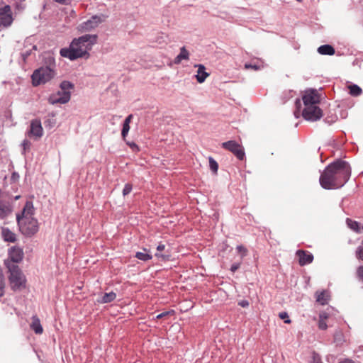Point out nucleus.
I'll return each instance as SVG.
<instances>
[{"label": "nucleus", "instance_id": "1", "mask_svg": "<svg viewBox=\"0 0 363 363\" xmlns=\"http://www.w3.org/2000/svg\"><path fill=\"white\" fill-rule=\"evenodd\" d=\"M351 169L347 162L337 160L328 165L320 177L321 186L326 189L342 186L349 179Z\"/></svg>", "mask_w": 363, "mask_h": 363}, {"label": "nucleus", "instance_id": "2", "mask_svg": "<svg viewBox=\"0 0 363 363\" xmlns=\"http://www.w3.org/2000/svg\"><path fill=\"white\" fill-rule=\"evenodd\" d=\"M98 36L95 34H86L71 42L69 48H62L60 51V55L67 57L70 60L78 58L89 57V51L97 42Z\"/></svg>", "mask_w": 363, "mask_h": 363}, {"label": "nucleus", "instance_id": "3", "mask_svg": "<svg viewBox=\"0 0 363 363\" xmlns=\"http://www.w3.org/2000/svg\"><path fill=\"white\" fill-rule=\"evenodd\" d=\"M302 99L304 104V108L302 111L303 117L311 121L319 120L322 117V111L318 106L320 98L317 91H306Z\"/></svg>", "mask_w": 363, "mask_h": 363}, {"label": "nucleus", "instance_id": "4", "mask_svg": "<svg viewBox=\"0 0 363 363\" xmlns=\"http://www.w3.org/2000/svg\"><path fill=\"white\" fill-rule=\"evenodd\" d=\"M33 214V203L27 201L23 209L22 215H17L16 216L20 230L26 236H31L38 230V221L32 217Z\"/></svg>", "mask_w": 363, "mask_h": 363}, {"label": "nucleus", "instance_id": "5", "mask_svg": "<svg viewBox=\"0 0 363 363\" xmlns=\"http://www.w3.org/2000/svg\"><path fill=\"white\" fill-rule=\"evenodd\" d=\"M10 275L9 284L12 290L17 291L24 289L26 286V279L21 269L15 264L8 266Z\"/></svg>", "mask_w": 363, "mask_h": 363}, {"label": "nucleus", "instance_id": "6", "mask_svg": "<svg viewBox=\"0 0 363 363\" xmlns=\"http://www.w3.org/2000/svg\"><path fill=\"white\" fill-rule=\"evenodd\" d=\"M55 75V70L48 66L41 67L35 69L32 76V83L35 86L50 82Z\"/></svg>", "mask_w": 363, "mask_h": 363}, {"label": "nucleus", "instance_id": "7", "mask_svg": "<svg viewBox=\"0 0 363 363\" xmlns=\"http://www.w3.org/2000/svg\"><path fill=\"white\" fill-rule=\"evenodd\" d=\"M104 21L103 16H93L89 19L80 23L77 29L81 32L90 31L96 28L100 23Z\"/></svg>", "mask_w": 363, "mask_h": 363}, {"label": "nucleus", "instance_id": "8", "mask_svg": "<svg viewBox=\"0 0 363 363\" xmlns=\"http://www.w3.org/2000/svg\"><path fill=\"white\" fill-rule=\"evenodd\" d=\"M222 147L232 152L240 160L245 157L243 147L234 140H229L222 143Z\"/></svg>", "mask_w": 363, "mask_h": 363}, {"label": "nucleus", "instance_id": "9", "mask_svg": "<svg viewBox=\"0 0 363 363\" xmlns=\"http://www.w3.org/2000/svg\"><path fill=\"white\" fill-rule=\"evenodd\" d=\"M70 100V92L58 91L51 94L48 98V101L51 104H64Z\"/></svg>", "mask_w": 363, "mask_h": 363}, {"label": "nucleus", "instance_id": "10", "mask_svg": "<svg viewBox=\"0 0 363 363\" xmlns=\"http://www.w3.org/2000/svg\"><path fill=\"white\" fill-rule=\"evenodd\" d=\"M13 18L11 14L9 6L0 8V26L7 27L12 23Z\"/></svg>", "mask_w": 363, "mask_h": 363}, {"label": "nucleus", "instance_id": "11", "mask_svg": "<svg viewBox=\"0 0 363 363\" xmlns=\"http://www.w3.org/2000/svg\"><path fill=\"white\" fill-rule=\"evenodd\" d=\"M28 136L34 137L38 139L43 136V129L41 122L38 120H33L30 123V130L28 131Z\"/></svg>", "mask_w": 363, "mask_h": 363}, {"label": "nucleus", "instance_id": "12", "mask_svg": "<svg viewBox=\"0 0 363 363\" xmlns=\"http://www.w3.org/2000/svg\"><path fill=\"white\" fill-rule=\"evenodd\" d=\"M296 254L298 258V262L301 266L310 264L313 262V256L309 252L298 250Z\"/></svg>", "mask_w": 363, "mask_h": 363}, {"label": "nucleus", "instance_id": "13", "mask_svg": "<svg viewBox=\"0 0 363 363\" xmlns=\"http://www.w3.org/2000/svg\"><path fill=\"white\" fill-rule=\"evenodd\" d=\"M9 255L11 261L15 263L21 262L23 257V252L22 249L17 247H11L9 251Z\"/></svg>", "mask_w": 363, "mask_h": 363}, {"label": "nucleus", "instance_id": "14", "mask_svg": "<svg viewBox=\"0 0 363 363\" xmlns=\"http://www.w3.org/2000/svg\"><path fill=\"white\" fill-rule=\"evenodd\" d=\"M194 67L198 68L197 73L195 75L197 82L201 84L204 82L209 76V73L206 72L205 66L201 64H198L195 65Z\"/></svg>", "mask_w": 363, "mask_h": 363}, {"label": "nucleus", "instance_id": "15", "mask_svg": "<svg viewBox=\"0 0 363 363\" xmlns=\"http://www.w3.org/2000/svg\"><path fill=\"white\" fill-rule=\"evenodd\" d=\"M12 211L11 204L7 201L0 200V218L7 217Z\"/></svg>", "mask_w": 363, "mask_h": 363}, {"label": "nucleus", "instance_id": "16", "mask_svg": "<svg viewBox=\"0 0 363 363\" xmlns=\"http://www.w3.org/2000/svg\"><path fill=\"white\" fill-rule=\"evenodd\" d=\"M30 328L36 333L41 334L43 331V327L40 324V319L36 316L32 317V323H30Z\"/></svg>", "mask_w": 363, "mask_h": 363}, {"label": "nucleus", "instance_id": "17", "mask_svg": "<svg viewBox=\"0 0 363 363\" xmlns=\"http://www.w3.org/2000/svg\"><path fill=\"white\" fill-rule=\"evenodd\" d=\"M330 298L329 293L327 291L316 293V301L321 305H325L328 303Z\"/></svg>", "mask_w": 363, "mask_h": 363}, {"label": "nucleus", "instance_id": "18", "mask_svg": "<svg viewBox=\"0 0 363 363\" xmlns=\"http://www.w3.org/2000/svg\"><path fill=\"white\" fill-rule=\"evenodd\" d=\"M1 234L5 241L14 242L16 240L15 233L8 228H3Z\"/></svg>", "mask_w": 363, "mask_h": 363}, {"label": "nucleus", "instance_id": "19", "mask_svg": "<svg viewBox=\"0 0 363 363\" xmlns=\"http://www.w3.org/2000/svg\"><path fill=\"white\" fill-rule=\"evenodd\" d=\"M189 52L186 50L185 47H182L180 49L179 54L174 59L175 64H179L183 60H189Z\"/></svg>", "mask_w": 363, "mask_h": 363}, {"label": "nucleus", "instance_id": "20", "mask_svg": "<svg viewBox=\"0 0 363 363\" xmlns=\"http://www.w3.org/2000/svg\"><path fill=\"white\" fill-rule=\"evenodd\" d=\"M318 52L320 55H333L335 53V49L330 45H324L318 48Z\"/></svg>", "mask_w": 363, "mask_h": 363}, {"label": "nucleus", "instance_id": "21", "mask_svg": "<svg viewBox=\"0 0 363 363\" xmlns=\"http://www.w3.org/2000/svg\"><path fill=\"white\" fill-rule=\"evenodd\" d=\"M328 318V314L325 312H322L319 314L318 328L320 330H326L328 328L326 320Z\"/></svg>", "mask_w": 363, "mask_h": 363}, {"label": "nucleus", "instance_id": "22", "mask_svg": "<svg viewBox=\"0 0 363 363\" xmlns=\"http://www.w3.org/2000/svg\"><path fill=\"white\" fill-rule=\"evenodd\" d=\"M347 223L348 226L353 230L357 232V233H362L363 232V226H362L357 221L352 220L351 219H347Z\"/></svg>", "mask_w": 363, "mask_h": 363}, {"label": "nucleus", "instance_id": "23", "mask_svg": "<svg viewBox=\"0 0 363 363\" xmlns=\"http://www.w3.org/2000/svg\"><path fill=\"white\" fill-rule=\"evenodd\" d=\"M116 298V294L114 292L106 293L103 295L101 299V303H107L113 301Z\"/></svg>", "mask_w": 363, "mask_h": 363}, {"label": "nucleus", "instance_id": "24", "mask_svg": "<svg viewBox=\"0 0 363 363\" xmlns=\"http://www.w3.org/2000/svg\"><path fill=\"white\" fill-rule=\"evenodd\" d=\"M264 67V63L262 60L257 58H251V69L258 70Z\"/></svg>", "mask_w": 363, "mask_h": 363}, {"label": "nucleus", "instance_id": "25", "mask_svg": "<svg viewBox=\"0 0 363 363\" xmlns=\"http://www.w3.org/2000/svg\"><path fill=\"white\" fill-rule=\"evenodd\" d=\"M155 42L160 46H164L168 43V36L164 33H160L156 37Z\"/></svg>", "mask_w": 363, "mask_h": 363}, {"label": "nucleus", "instance_id": "26", "mask_svg": "<svg viewBox=\"0 0 363 363\" xmlns=\"http://www.w3.org/2000/svg\"><path fill=\"white\" fill-rule=\"evenodd\" d=\"M348 89L350 94L353 96H357L362 94V89L356 84L350 85Z\"/></svg>", "mask_w": 363, "mask_h": 363}, {"label": "nucleus", "instance_id": "27", "mask_svg": "<svg viewBox=\"0 0 363 363\" xmlns=\"http://www.w3.org/2000/svg\"><path fill=\"white\" fill-rule=\"evenodd\" d=\"M24 48L26 49L36 50L37 46L34 44V38L30 36L27 38L24 42Z\"/></svg>", "mask_w": 363, "mask_h": 363}, {"label": "nucleus", "instance_id": "28", "mask_svg": "<svg viewBox=\"0 0 363 363\" xmlns=\"http://www.w3.org/2000/svg\"><path fill=\"white\" fill-rule=\"evenodd\" d=\"M135 257L140 260L147 261L152 259V256L144 250V252H138L135 254Z\"/></svg>", "mask_w": 363, "mask_h": 363}, {"label": "nucleus", "instance_id": "29", "mask_svg": "<svg viewBox=\"0 0 363 363\" xmlns=\"http://www.w3.org/2000/svg\"><path fill=\"white\" fill-rule=\"evenodd\" d=\"M209 167L211 170L214 173L216 174L218 169V164L217 162L211 157H209Z\"/></svg>", "mask_w": 363, "mask_h": 363}, {"label": "nucleus", "instance_id": "30", "mask_svg": "<svg viewBox=\"0 0 363 363\" xmlns=\"http://www.w3.org/2000/svg\"><path fill=\"white\" fill-rule=\"evenodd\" d=\"M72 85L70 82L64 81L60 84V90L61 91L69 92V89H72Z\"/></svg>", "mask_w": 363, "mask_h": 363}, {"label": "nucleus", "instance_id": "31", "mask_svg": "<svg viewBox=\"0 0 363 363\" xmlns=\"http://www.w3.org/2000/svg\"><path fill=\"white\" fill-rule=\"evenodd\" d=\"M355 253L357 258L363 261V238Z\"/></svg>", "mask_w": 363, "mask_h": 363}, {"label": "nucleus", "instance_id": "32", "mask_svg": "<svg viewBox=\"0 0 363 363\" xmlns=\"http://www.w3.org/2000/svg\"><path fill=\"white\" fill-rule=\"evenodd\" d=\"M279 317L284 320L285 323H291V320L289 317V315L286 312H281L279 313Z\"/></svg>", "mask_w": 363, "mask_h": 363}, {"label": "nucleus", "instance_id": "33", "mask_svg": "<svg viewBox=\"0 0 363 363\" xmlns=\"http://www.w3.org/2000/svg\"><path fill=\"white\" fill-rule=\"evenodd\" d=\"M130 130V125L123 124V128L121 131V135L123 138L126 137Z\"/></svg>", "mask_w": 363, "mask_h": 363}, {"label": "nucleus", "instance_id": "34", "mask_svg": "<svg viewBox=\"0 0 363 363\" xmlns=\"http://www.w3.org/2000/svg\"><path fill=\"white\" fill-rule=\"evenodd\" d=\"M132 191V186L130 184H126L123 190V196H126L130 193Z\"/></svg>", "mask_w": 363, "mask_h": 363}, {"label": "nucleus", "instance_id": "35", "mask_svg": "<svg viewBox=\"0 0 363 363\" xmlns=\"http://www.w3.org/2000/svg\"><path fill=\"white\" fill-rule=\"evenodd\" d=\"M33 50L31 49H26L24 48V50L21 53V55H22V57L23 58L24 60H26V59L31 55V51Z\"/></svg>", "mask_w": 363, "mask_h": 363}, {"label": "nucleus", "instance_id": "36", "mask_svg": "<svg viewBox=\"0 0 363 363\" xmlns=\"http://www.w3.org/2000/svg\"><path fill=\"white\" fill-rule=\"evenodd\" d=\"M173 313H174L173 311H166V312H164V313L158 314L156 316V318L157 319H160V318H164V317L168 316L169 315H171V314H173Z\"/></svg>", "mask_w": 363, "mask_h": 363}, {"label": "nucleus", "instance_id": "37", "mask_svg": "<svg viewBox=\"0 0 363 363\" xmlns=\"http://www.w3.org/2000/svg\"><path fill=\"white\" fill-rule=\"evenodd\" d=\"M22 146L23 147V152H25V151L27 149L30 148V143L28 140H24L23 143H22Z\"/></svg>", "mask_w": 363, "mask_h": 363}, {"label": "nucleus", "instance_id": "38", "mask_svg": "<svg viewBox=\"0 0 363 363\" xmlns=\"http://www.w3.org/2000/svg\"><path fill=\"white\" fill-rule=\"evenodd\" d=\"M359 278L363 281V265L360 266L357 271Z\"/></svg>", "mask_w": 363, "mask_h": 363}, {"label": "nucleus", "instance_id": "39", "mask_svg": "<svg viewBox=\"0 0 363 363\" xmlns=\"http://www.w3.org/2000/svg\"><path fill=\"white\" fill-rule=\"evenodd\" d=\"M128 144L133 151H138V147L135 143H128Z\"/></svg>", "mask_w": 363, "mask_h": 363}, {"label": "nucleus", "instance_id": "40", "mask_svg": "<svg viewBox=\"0 0 363 363\" xmlns=\"http://www.w3.org/2000/svg\"><path fill=\"white\" fill-rule=\"evenodd\" d=\"M238 305L245 308L248 306L249 303L247 301L242 300L238 302Z\"/></svg>", "mask_w": 363, "mask_h": 363}, {"label": "nucleus", "instance_id": "41", "mask_svg": "<svg viewBox=\"0 0 363 363\" xmlns=\"http://www.w3.org/2000/svg\"><path fill=\"white\" fill-rule=\"evenodd\" d=\"M133 118L132 115H129L124 121L123 124L125 125H130V123L131 121V119Z\"/></svg>", "mask_w": 363, "mask_h": 363}, {"label": "nucleus", "instance_id": "42", "mask_svg": "<svg viewBox=\"0 0 363 363\" xmlns=\"http://www.w3.org/2000/svg\"><path fill=\"white\" fill-rule=\"evenodd\" d=\"M133 118L132 115H129L124 121L123 124L125 125H130V123L131 121V119Z\"/></svg>", "mask_w": 363, "mask_h": 363}, {"label": "nucleus", "instance_id": "43", "mask_svg": "<svg viewBox=\"0 0 363 363\" xmlns=\"http://www.w3.org/2000/svg\"><path fill=\"white\" fill-rule=\"evenodd\" d=\"M339 363H355V362L352 359L347 358V359H345L340 361Z\"/></svg>", "mask_w": 363, "mask_h": 363}, {"label": "nucleus", "instance_id": "44", "mask_svg": "<svg viewBox=\"0 0 363 363\" xmlns=\"http://www.w3.org/2000/svg\"><path fill=\"white\" fill-rule=\"evenodd\" d=\"M164 248H165V246H164V245H163V244H160V245L157 247V251H159V252L162 251Z\"/></svg>", "mask_w": 363, "mask_h": 363}, {"label": "nucleus", "instance_id": "45", "mask_svg": "<svg viewBox=\"0 0 363 363\" xmlns=\"http://www.w3.org/2000/svg\"><path fill=\"white\" fill-rule=\"evenodd\" d=\"M313 359H314V363H321L320 362V357L318 355H314L313 356Z\"/></svg>", "mask_w": 363, "mask_h": 363}, {"label": "nucleus", "instance_id": "46", "mask_svg": "<svg viewBox=\"0 0 363 363\" xmlns=\"http://www.w3.org/2000/svg\"><path fill=\"white\" fill-rule=\"evenodd\" d=\"M237 269H238V267H237V266H235V265L232 266V267H231V270H232L233 272L235 271Z\"/></svg>", "mask_w": 363, "mask_h": 363}, {"label": "nucleus", "instance_id": "47", "mask_svg": "<svg viewBox=\"0 0 363 363\" xmlns=\"http://www.w3.org/2000/svg\"><path fill=\"white\" fill-rule=\"evenodd\" d=\"M155 256H157V257H163V255H160V253H158V252L155 254Z\"/></svg>", "mask_w": 363, "mask_h": 363}, {"label": "nucleus", "instance_id": "48", "mask_svg": "<svg viewBox=\"0 0 363 363\" xmlns=\"http://www.w3.org/2000/svg\"><path fill=\"white\" fill-rule=\"evenodd\" d=\"M245 68L249 69V68H250V64L246 63V64L245 65Z\"/></svg>", "mask_w": 363, "mask_h": 363}, {"label": "nucleus", "instance_id": "49", "mask_svg": "<svg viewBox=\"0 0 363 363\" xmlns=\"http://www.w3.org/2000/svg\"><path fill=\"white\" fill-rule=\"evenodd\" d=\"M19 197H20V196H16L15 197V199H16V200H17V199H19Z\"/></svg>", "mask_w": 363, "mask_h": 363}, {"label": "nucleus", "instance_id": "50", "mask_svg": "<svg viewBox=\"0 0 363 363\" xmlns=\"http://www.w3.org/2000/svg\"><path fill=\"white\" fill-rule=\"evenodd\" d=\"M296 104H299L300 103V101L298 99L296 100Z\"/></svg>", "mask_w": 363, "mask_h": 363}, {"label": "nucleus", "instance_id": "51", "mask_svg": "<svg viewBox=\"0 0 363 363\" xmlns=\"http://www.w3.org/2000/svg\"><path fill=\"white\" fill-rule=\"evenodd\" d=\"M241 248H242V247H240V246H238V250H240Z\"/></svg>", "mask_w": 363, "mask_h": 363}]
</instances>
